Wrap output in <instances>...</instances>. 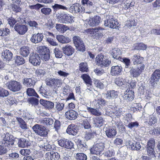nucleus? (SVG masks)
Masks as SVG:
<instances>
[{"label":"nucleus","mask_w":160,"mask_h":160,"mask_svg":"<svg viewBox=\"0 0 160 160\" xmlns=\"http://www.w3.org/2000/svg\"><path fill=\"white\" fill-rule=\"evenodd\" d=\"M75 157L78 160H86L87 159V156L83 153H78Z\"/></svg>","instance_id":"47"},{"label":"nucleus","mask_w":160,"mask_h":160,"mask_svg":"<svg viewBox=\"0 0 160 160\" xmlns=\"http://www.w3.org/2000/svg\"><path fill=\"white\" fill-rule=\"evenodd\" d=\"M105 133L108 137L111 138L116 135L117 131L113 127H109L106 128Z\"/></svg>","instance_id":"28"},{"label":"nucleus","mask_w":160,"mask_h":160,"mask_svg":"<svg viewBox=\"0 0 160 160\" xmlns=\"http://www.w3.org/2000/svg\"><path fill=\"white\" fill-rule=\"evenodd\" d=\"M119 60L123 62H124L125 65V67L126 68H128L130 65V60L128 58H122L121 57L120 58Z\"/></svg>","instance_id":"59"},{"label":"nucleus","mask_w":160,"mask_h":160,"mask_svg":"<svg viewBox=\"0 0 160 160\" xmlns=\"http://www.w3.org/2000/svg\"><path fill=\"white\" fill-rule=\"evenodd\" d=\"M5 85L8 89L13 92L20 91L22 88L21 83L15 80L7 82L5 83Z\"/></svg>","instance_id":"3"},{"label":"nucleus","mask_w":160,"mask_h":160,"mask_svg":"<svg viewBox=\"0 0 160 160\" xmlns=\"http://www.w3.org/2000/svg\"><path fill=\"white\" fill-rule=\"evenodd\" d=\"M41 11L42 13L46 15H48L51 13L52 9L48 8H43L41 9Z\"/></svg>","instance_id":"54"},{"label":"nucleus","mask_w":160,"mask_h":160,"mask_svg":"<svg viewBox=\"0 0 160 160\" xmlns=\"http://www.w3.org/2000/svg\"><path fill=\"white\" fill-rule=\"evenodd\" d=\"M32 129L36 133L40 136L46 137L48 134L46 128L41 125L36 124Z\"/></svg>","instance_id":"8"},{"label":"nucleus","mask_w":160,"mask_h":160,"mask_svg":"<svg viewBox=\"0 0 160 160\" xmlns=\"http://www.w3.org/2000/svg\"><path fill=\"white\" fill-rule=\"evenodd\" d=\"M79 70L82 72H88V68L87 63L86 62H82L79 65Z\"/></svg>","instance_id":"50"},{"label":"nucleus","mask_w":160,"mask_h":160,"mask_svg":"<svg viewBox=\"0 0 160 160\" xmlns=\"http://www.w3.org/2000/svg\"><path fill=\"white\" fill-rule=\"evenodd\" d=\"M11 9L14 12H20L21 11V8L19 5L15 4H12L11 5Z\"/></svg>","instance_id":"61"},{"label":"nucleus","mask_w":160,"mask_h":160,"mask_svg":"<svg viewBox=\"0 0 160 160\" xmlns=\"http://www.w3.org/2000/svg\"><path fill=\"white\" fill-rule=\"evenodd\" d=\"M160 78V70L156 69L152 73L150 83V85L154 86L159 81Z\"/></svg>","instance_id":"14"},{"label":"nucleus","mask_w":160,"mask_h":160,"mask_svg":"<svg viewBox=\"0 0 160 160\" xmlns=\"http://www.w3.org/2000/svg\"><path fill=\"white\" fill-rule=\"evenodd\" d=\"M56 28L58 31L61 33L64 32L68 29V28L65 25L60 24H57Z\"/></svg>","instance_id":"44"},{"label":"nucleus","mask_w":160,"mask_h":160,"mask_svg":"<svg viewBox=\"0 0 160 160\" xmlns=\"http://www.w3.org/2000/svg\"><path fill=\"white\" fill-rule=\"evenodd\" d=\"M46 73L44 69L42 68L37 69L35 72V75L38 77L43 76Z\"/></svg>","instance_id":"46"},{"label":"nucleus","mask_w":160,"mask_h":160,"mask_svg":"<svg viewBox=\"0 0 160 160\" xmlns=\"http://www.w3.org/2000/svg\"><path fill=\"white\" fill-rule=\"evenodd\" d=\"M54 103L55 109L57 112H61L63 109L64 107V103L61 102H56Z\"/></svg>","instance_id":"41"},{"label":"nucleus","mask_w":160,"mask_h":160,"mask_svg":"<svg viewBox=\"0 0 160 160\" xmlns=\"http://www.w3.org/2000/svg\"><path fill=\"white\" fill-rule=\"evenodd\" d=\"M157 122V119L153 115H150L149 118V124H155Z\"/></svg>","instance_id":"62"},{"label":"nucleus","mask_w":160,"mask_h":160,"mask_svg":"<svg viewBox=\"0 0 160 160\" xmlns=\"http://www.w3.org/2000/svg\"><path fill=\"white\" fill-rule=\"evenodd\" d=\"M18 145L19 147L24 148L29 145V142L25 138H20L18 139Z\"/></svg>","instance_id":"38"},{"label":"nucleus","mask_w":160,"mask_h":160,"mask_svg":"<svg viewBox=\"0 0 160 160\" xmlns=\"http://www.w3.org/2000/svg\"><path fill=\"white\" fill-rule=\"evenodd\" d=\"M29 61L34 66L39 65L41 62L40 57L38 54L35 53L30 55Z\"/></svg>","instance_id":"17"},{"label":"nucleus","mask_w":160,"mask_h":160,"mask_svg":"<svg viewBox=\"0 0 160 160\" xmlns=\"http://www.w3.org/2000/svg\"><path fill=\"white\" fill-rule=\"evenodd\" d=\"M42 144L43 143V144L41 145L40 147L42 148H43L45 150L47 151H49L51 148V145L48 143L46 142H43V141L41 142Z\"/></svg>","instance_id":"56"},{"label":"nucleus","mask_w":160,"mask_h":160,"mask_svg":"<svg viewBox=\"0 0 160 160\" xmlns=\"http://www.w3.org/2000/svg\"><path fill=\"white\" fill-rule=\"evenodd\" d=\"M143 58L139 55L135 54L132 58V61L134 65L140 64L142 62Z\"/></svg>","instance_id":"33"},{"label":"nucleus","mask_w":160,"mask_h":160,"mask_svg":"<svg viewBox=\"0 0 160 160\" xmlns=\"http://www.w3.org/2000/svg\"><path fill=\"white\" fill-rule=\"evenodd\" d=\"M63 53L67 55L70 56L74 53V49L70 45L67 44L63 47L62 49Z\"/></svg>","instance_id":"26"},{"label":"nucleus","mask_w":160,"mask_h":160,"mask_svg":"<svg viewBox=\"0 0 160 160\" xmlns=\"http://www.w3.org/2000/svg\"><path fill=\"white\" fill-rule=\"evenodd\" d=\"M2 143L5 146L10 147L13 145L14 140L13 139L12 136L8 133H6L2 136Z\"/></svg>","instance_id":"10"},{"label":"nucleus","mask_w":160,"mask_h":160,"mask_svg":"<svg viewBox=\"0 0 160 160\" xmlns=\"http://www.w3.org/2000/svg\"><path fill=\"white\" fill-rule=\"evenodd\" d=\"M25 60L23 58L20 56H18L15 59V62L18 65H20L25 63Z\"/></svg>","instance_id":"49"},{"label":"nucleus","mask_w":160,"mask_h":160,"mask_svg":"<svg viewBox=\"0 0 160 160\" xmlns=\"http://www.w3.org/2000/svg\"><path fill=\"white\" fill-rule=\"evenodd\" d=\"M35 80L33 78H25L22 82L24 85L27 87H31L33 86L35 83Z\"/></svg>","instance_id":"29"},{"label":"nucleus","mask_w":160,"mask_h":160,"mask_svg":"<svg viewBox=\"0 0 160 160\" xmlns=\"http://www.w3.org/2000/svg\"><path fill=\"white\" fill-rule=\"evenodd\" d=\"M52 8L55 10H57L59 9L63 10H67V8L64 6L58 4H55L52 6Z\"/></svg>","instance_id":"55"},{"label":"nucleus","mask_w":160,"mask_h":160,"mask_svg":"<svg viewBox=\"0 0 160 160\" xmlns=\"http://www.w3.org/2000/svg\"><path fill=\"white\" fill-rule=\"evenodd\" d=\"M37 51L41 55V58L43 61L52 62L50 59V50L48 48L45 46H39L37 48Z\"/></svg>","instance_id":"2"},{"label":"nucleus","mask_w":160,"mask_h":160,"mask_svg":"<svg viewBox=\"0 0 160 160\" xmlns=\"http://www.w3.org/2000/svg\"><path fill=\"white\" fill-rule=\"evenodd\" d=\"M64 148L71 149L74 148V144L72 141L67 139Z\"/></svg>","instance_id":"53"},{"label":"nucleus","mask_w":160,"mask_h":160,"mask_svg":"<svg viewBox=\"0 0 160 160\" xmlns=\"http://www.w3.org/2000/svg\"><path fill=\"white\" fill-rule=\"evenodd\" d=\"M94 84L97 87L101 88H103L108 85V82L106 79H102L101 81L98 80L94 81Z\"/></svg>","instance_id":"25"},{"label":"nucleus","mask_w":160,"mask_h":160,"mask_svg":"<svg viewBox=\"0 0 160 160\" xmlns=\"http://www.w3.org/2000/svg\"><path fill=\"white\" fill-rule=\"evenodd\" d=\"M93 102L96 103L95 106L97 109L103 107L106 103V101L100 97H98L97 99H95Z\"/></svg>","instance_id":"30"},{"label":"nucleus","mask_w":160,"mask_h":160,"mask_svg":"<svg viewBox=\"0 0 160 160\" xmlns=\"http://www.w3.org/2000/svg\"><path fill=\"white\" fill-rule=\"evenodd\" d=\"M56 38L59 42L62 43H68L71 41L69 38L65 37L62 35H58L56 36Z\"/></svg>","instance_id":"37"},{"label":"nucleus","mask_w":160,"mask_h":160,"mask_svg":"<svg viewBox=\"0 0 160 160\" xmlns=\"http://www.w3.org/2000/svg\"><path fill=\"white\" fill-rule=\"evenodd\" d=\"M12 54L9 50H6L2 53V56L6 61H9L12 58Z\"/></svg>","instance_id":"34"},{"label":"nucleus","mask_w":160,"mask_h":160,"mask_svg":"<svg viewBox=\"0 0 160 160\" xmlns=\"http://www.w3.org/2000/svg\"><path fill=\"white\" fill-rule=\"evenodd\" d=\"M147 48V45L142 43L135 44L133 47V49L139 50H145Z\"/></svg>","instance_id":"42"},{"label":"nucleus","mask_w":160,"mask_h":160,"mask_svg":"<svg viewBox=\"0 0 160 160\" xmlns=\"http://www.w3.org/2000/svg\"><path fill=\"white\" fill-rule=\"evenodd\" d=\"M81 78L83 80L87 86V88L86 89V91L91 94L92 93V91L93 89L91 87L92 85V82L90 77L87 74H83L81 75Z\"/></svg>","instance_id":"12"},{"label":"nucleus","mask_w":160,"mask_h":160,"mask_svg":"<svg viewBox=\"0 0 160 160\" xmlns=\"http://www.w3.org/2000/svg\"><path fill=\"white\" fill-rule=\"evenodd\" d=\"M18 23L15 24L14 26V29L19 34L23 35L28 30L27 27L25 25L22 24L23 20L20 18L17 19Z\"/></svg>","instance_id":"5"},{"label":"nucleus","mask_w":160,"mask_h":160,"mask_svg":"<svg viewBox=\"0 0 160 160\" xmlns=\"http://www.w3.org/2000/svg\"><path fill=\"white\" fill-rule=\"evenodd\" d=\"M30 48L27 46H23L20 49V53L23 57H26L30 53Z\"/></svg>","instance_id":"39"},{"label":"nucleus","mask_w":160,"mask_h":160,"mask_svg":"<svg viewBox=\"0 0 160 160\" xmlns=\"http://www.w3.org/2000/svg\"><path fill=\"white\" fill-rule=\"evenodd\" d=\"M77 127L74 124L69 125L67 129L66 132L69 135H76L78 132Z\"/></svg>","instance_id":"22"},{"label":"nucleus","mask_w":160,"mask_h":160,"mask_svg":"<svg viewBox=\"0 0 160 160\" xmlns=\"http://www.w3.org/2000/svg\"><path fill=\"white\" fill-rule=\"evenodd\" d=\"M118 119H119L118 118ZM115 124L117 126L119 130L121 132H123L125 131V128L122 122L120 121L118 122L115 123Z\"/></svg>","instance_id":"57"},{"label":"nucleus","mask_w":160,"mask_h":160,"mask_svg":"<svg viewBox=\"0 0 160 160\" xmlns=\"http://www.w3.org/2000/svg\"><path fill=\"white\" fill-rule=\"evenodd\" d=\"M136 25L135 21L133 19L131 18L129 20H128L126 22V25L128 27H131L136 26Z\"/></svg>","instance_id":"58"},{"label":"nucleus","mask_w":160,"mask_h":160,"mask_svg":"<svg viewBox=\"0 0 160 160\" xmlns=\"http://www.w3.org/2000/svg\"><path fill=\"white\" fill-rule=\"evenodd\" d=\"M60 158L59 154L57 152H49L45 154V158L47 160H58Z\"/></svg>","instance_id":"18"},{"label":"nucleus","mask_w":160,"mask_h":160,"mask_svg":"<svg viewBox=\"0 0 160 160\" xmlns=\"http://www.w3.org/2000/svg\"><path fill=\"white\" fill-rule=\"evenodd\" d=\"M9 94V93L8 90L0 87V97H6Z\"/></svg>","instance_id":"52"},{"label":"nucleus","mask_w":160,"mask_h":160,"mask_svg":"<svg viewBox=\"0 0 160 160\" xmlns=\"http://www.w3.org/2000/svg\"><path fill=\"white\" fill-rule=\"evenodd\" d=\"M118 96V92L114 90H108L105 94L106 98L109 100L114 99Z\"/></svg>","instance_id":"23"},{"label":"nucleus","mask_w":160,"mask_h":160,"mask_svg":"<svg viewBox=\"0 0 160 160\" xmlns=\"http://www.w3.org/2000/svg\"><path fill=\"white\" fill-rule=\"evenodd\" d=\"M131 78L126 77L124 79L118 78L115 80V83L122 89L126 88H134L136 86V82L132 80L130 82Z\"/></svg>","instance_id":"1"},{"label":"nucleus","mask_w":160,"mask_h":160,"mask_svg":"<svg viewBox=\"0 0 160 160\" xmlns=\"http://www.w3.org/2000/svg\"><path fill=\"white\" fill-rule=\"evenodd\" d=\"M93 123L95 127H100L104 124V120L101 117H96L93 118Z\"/></svg>","instance_id":"32"},{"label":"nucleus","mask_w":160,"mask_h":160,"mask_svg":"<svg viewBox=\"0 0 160 160\" xmlns=\"http://www.w3.org/2000/svg\"><path fill=\"white\" fill-rule=\"evenodd\" d=\"M103 30L104 29L100 27L94 28V37L98 38L100 37H102Z\"/></svg>","instance_id":"36"},{"label":"nucleus","mask_w":160,"mask_h":160,"mask_svg":"<svg viewBox=\"0 0 160 160\" xmlns=\"http://www.w3.org/2000/svg\"><path fill=\"white\" fill-rule=\"evenodd\" d=\"M27 92L28 95L29 96H35L39 98V96L33 88H28L27 90Z\"/></svg>","instance_id":"48"},{"label":"nucleus","mask_w":160,"mask_h":160,"mask_svg":"<svg viewBox=\"0 0 160 160\" xmlns=\"http://www.w3.org/2000/svg\"><path fill=\"white\" fill-rule=\"evenodd\" d=\"M70 10L73 13L86 12L90 13L91 12L87 11L84 8H83L80 4L78 3H75L72 4L70 7Z\"/></svg>","instance_id":"9"},{"label":"nucleus","mask_w":160,"mask_h":160,"mask_svg":"<svg viewBox=\"0 0 160 160\" xmlns=\"http://www.w3.org/2000/svg\"><path fill=\"white\" fill-rule=\"evenodd\" d=\"M134 92L127 89L124 93V95L123 97L124 99L128 102L132 101L134 98Z\"/></svg>","instance_id":"21"},{"label":"nucleus","mask_w":160,"mask_h":160,"mask_svg":"<svg viewBox=\"0 0 160 160\" xmlns=\"http://www.w3.org/2000/svg\"><path fill=\"white\" fill-rule=\"evenodd\" d=\"M96 64L101 67H107L111 63V61L104 58V56L102 54L98 55L95 58Z\"/></svg>","instance_id":"6"},{"label":"nucleus","mask_w":160,"mask_h":160,"mask_svg":"<svg viewBox=\"0 0 160 160\" xmlns=\"http://www.w3.org/2000/svg\"><path fill=\"white\" fill-rule=\"evenodd\" d=\"M101 21V18L99 16H96L92 18L86 20V22L89 26L93 27L98 25Z\"/></svg>","instance_id":"16"},{"label":"nucleus","mask_w":160,"mask_h":160,"mask_svg":"<svg viewBox=\"0 0 160 160\" xmlns=\"http://www.w3.org/2000/svg\"><path fill=\"white\" fill-rule=\"evenodd\" d=\"M128 143L129 146V148L133 150H138L140 149L141 146L140 143L133 140L129 141Z\"/></svg>","instance_id":"24"},{"label":"nucleus","mask_w":160,"mask_h":160,"mask_svg":"<svg viewBox=\"0 0 160 160\" xmlns=\"http://www.w3.org/2000/svg\"><path fill=\"white\" fill-rule=\"evenodd\" d=\"M134 6V4L132 2H131L130 3H127L126 4H123L121 5L120 7L121 8H123L124 9L127 10L129 8H130L131 7H132Z\"/></svg>","instance_id":"60"},{"label":"nucleus","mask_w":160,"mask_h":160,"mask_svg":"<svg viewBox=\"0 0 160 160\" xmlns=\"http://www.w3.org/2000/svg\"><path fill=\"white\" fill-rule=\"evenodd\" d=\"M16 119L20 127L24 130L28 129V128L26 122L22 118H17Z\"/></svg>","instance_id":"40"},{"label":"nucleus","mask_w":160,"mask_h":160,"mask_svg":"<svg viewBox=\"0 0 160 160\" xmlns=\"http://www.w3.org/2000/svg\"><path fill=\"white\" fill-rule=\"evenodd\" d=\"M43 38L42 34L38 33L32 34L31 38L30 40L32 43L36 44L41 42Z\"/></svg>","instance_id":"19"},{"label":"nucleus","mask_w":160,"mask_h":160,"mask_svg":"<svg viewBox=\"0 0 160 160\" xmlns=\"http://www.w3.org/2000/svg\"><path fill=\"white\" fill-rule=\"evenodd\" d=\"M42 121V122L47 126L52 125L54 122L53 119L50 118H45Z\"/></svg>","instance_id":"51"},{"label":"nucleus","mask_w":160,"mask_h":160,"mask_svg":"<svg viewBox=\"0 0 160 160\" xmlns=\"http://www.w3.org/2000/svg\"><path fill=\"white\" fill-rule=\"evenodd\" d=\"M73 41L75 45H79V43H81L83 42L81 40L79 37L78 36H74L73 38Z\"/></svg>","instance_id":"63"},{"label":"nucleus","mask_w":160,"mask_h":160,"mask_svg":"<svg viewBox=\"0 0 160 160\" xmlns=\"http://www.w3.org/2000/svg\"><path fill=\"white\" fill-rule=\"evenodd\" d=\"M129 73L130 76L133 78H137L141 74L140 72L136 68H131L129 71Z\"/></svg>","instance_id":"43"},{"label":"nucleus","mask_w":160,"mask_h":160,"mask_svg":"<svg viewBox=\"0 0 160 160\" xmlns=\"http://www.w3.org/2000/svg\"><path fill=\"white\" fill-rule=\"evenodd\" d=\"M110 53L111 56L114 58L119 60L121 58V51L120 49L118 48H114L110 51Z\"/></svg>","instance_id":"31"},{"label":"nucleus","mask_w":160,"mask_h":160,"mask_svg":"<svg viewBox=\"0 0 160 160\" xmlns=\"http://www.w3.org/2000/svg\"><path fill=\"white\" fill-rule=\"evenodd\" d=\"M78 115L77 112L74 110H70L67 111L65 113V116L68 119L70 120L75 119Z\"/></svg>","instance_id":"20"},{"label":"nucleus","mask_w":160,"mask_h":160,"mask_svg":"<svg viewBox=\"0 0 160 160\" xmlns=\"http://www.w3.org/2000/svg\"><path fill=\"white\" fill-rule=\"evenodd\" d=\"M84 32L87 34L94 37V28H90L86 29Z\"/></svg>","instance_id":"64"},{"label":"nucleus","mask_w":160,"mask_h":160,"mask_svg":"<svg viewBox=\"0 0 160 160\" xmlns=\"http://www.w3.org/2000/svg\"><path fill=\"white\" fill-rule=\"evenodd\" d=\"M104 148V143L102 142H98L90 149V152L92 154L99 155L102 153Z\"/></svg>","instance_id":"4"},{"label":"nucleus","mask_w":160,"mask_h":160,"mask_svg":"<svg viewBox=\"0 0 160 160\" xmlns=\"http://www.w3.org/2000/svg\"><path fill=\"white\" fill-rule=\"evenodd\" d=\"M155 144V140L152 138L149 140L147 145L146 149L148 155L152 157L154 156V148Z\"/></svg>","instance_id":"13"},{"label":"nucleus","mask_w":160,"mask_h":160,"mask_svg":"<svg viewBox=\"0 0 160 160\" xmlns=\"http://www.w3.org/2000/svg\"><path fill=\"white\" fill-rule=\"evenodd\" d=\"M87 109L89 112L93 115L98 116L101 115V112L95 108L87 107Z\"/></svg>","instance_id":"45"},{"label":"nucleus","mask_w":160,"mask_h":160,"mask_svg":"<svg viewBox=\"0 0 160 160\" xmlns=\"http://www.w3.org/2000/svg\"><path fill=\"white\" fill-rule=\"evenodd\" d=\"M106 20L105 21L104 23L105 26L111 28H115L118 23L117 21L113 18V16L108 14L106 15Z\"/></svg>","instance_id":"11"},{"label":"nucleus","mask_w":160,"mask_h":160,"mask_svg":"<svg viewBox=\"0 0 160 160\" xmlns=\"http://www.w3.org/2000/svg\"><path fill=\"white\" fill-rule=\"evenodd\" d=\"M122 71V68L121 66H112L111 68V74L113 76L120 75Z\"/></svg>","instance_id":"27"},{"label":"nucleus","mask_w":160,"mask_h":160,"mask_svg":"<svg viewBox=\"0 0 160 160\" xmlns=\"http://www.w3.org/2000/svg\"><path fill=\"white\" fill-rule=\"evenodd\" d=\"M46 84L54 88L60 87L62 84L61 80L58 78H50L46 81Z\"/></svg>","instance_id":"15"},{"label":"nucleus","mask_w":160,"mask_h":160,"mask_svg":"<svg viewBox=\"0 0 160 160\" xmlns=\"http://www.w3.org/2000/svg\"><path fill=\"white\" fill-rule=\"evenodd\" d=\"M124 113V112H119L118 114H117L116 113V116H120L122 115V116H124L123 117V119L124 120V123H128V122H129L131 121V119L132 118V115L131 114L129 113H127V114H125L123 115V114Z\"/></svg>","instance_id":"35"},{"label":"nucleus","mask_w":160,"mask_h":160,"mask_svg":"<svg viewBox=\"0 0 160 160\" xmlns=\"http://www.w3.org/2000/svg\"><path fill=\"white\" fill-rule=\"evenodd\" d=\"M57 17L59 22L61 23H72L73 21L72 17L64 12L58 13Z\"/></svg>","instance_id":"7"}]
</instances>
